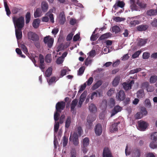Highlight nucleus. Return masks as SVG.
Listing matches in <instances>:
<instances>
[{"mask_svg": "<svg viewBox=\"0 0 157 157\" xmlns=\"http://www.w3.org/2000/svg\"><path fill=\"white\" fill-rule=\"evenodd\" d=\"M13 22L15 28L22 29L25 25L24 18L22 16L18 18L15 16L12 17Z\"/></svg>", "mask_w": 157, "mask_h": 157, "instance_id": "obj_1", "label": "nucleus"}, {"mask_svg": "<svg viewBox=\"0 0 157 157\" xmlns=\"http://www.w3.org/2000/svg\"><path fill=\"white\" fill-rule=\"evenodd\" d=\"M96 119V117L92 115H89L87 118L86 127L87 129H90L93 127V122Z\"/></svg>", "mask_w": 157, "mask_h": 157, "instance_id": "obj_2", "label": "nucleus"}, {"mask_svg": "<svg viewBox=\"0 0 157 157\" xmlns=\"http://www.w3.org/2000/svg\"><path fill=\"white\" fill-rule=\"evenodd\" d=\"M28 39L29 40H32L33 41L39 40V36L35 33L30 31L27 34Z\"/></svg>", "mask_w": 157, "mask_h": 157, "instance_id": "obj_3", "label": "nucleus"}, {"mask_svg": "<svg viewBox=\"0 0 157 157\" xmlns=\"http://www.w3.org/2000/svg\"><path fill=\"white\" fill-rule=\"evenodd\" d=\"M44 41L45 44H47L49 48H51L54 42V39L51 38L50 36H48L44 38Z\"/></svg>", "mask_w": 157, "mask_h": 157, "instance_id": "obj_4", "label": "nucleus"}, {"mask_svg": "<svg viewBox=\"0 0 157 157\" xmlns=\"http://www.w3.org/2000/svg\"><path fill=\"white\" fill-rule=\"evenodd\" d=\"M138 129L141 131H144L147 127L148 124L146 122L141 120L138 122Z\"/></svg>", "mask_w": 157, "mask_h": 157, "instance_id": "obj_5", "label": "nucleus"}, {"mask_svg": "<svg viewBox=\"0 0 157 157\" xmlns=\"http://www.w3.org/2000/svg\"><path fill=\"white\" fill-rule=\"evenodd\" d=\"M65 103L63 101H60L57 103L56 106V111L60 113L61 110H63L65 106Z\"/></svg>", "mask_w": 157, "mask_h": 157, "instance_id": "obj_6", "label": "nucleus"}, {"mask_svg": "<svg viewBox=\"0 0 157 157\" xmlns=\"http://www.w3.org/2000/svg\"><path fill=\"white\" fill-rule=\"evenodd\" d=\"M69 140L70 141L73 142V144L75 145H77L79 143L78 135L76 132H75L73 136L71 135Z\"/></svg>", "mask_w": 157, "mask_h": 157, "instance_id": "obj_7", "label": "nucleus"}, {"mask_svg": "<svg viewBox=\"0 0 157 157\" xmlns=\"http://www.w3.org/2000/svg\"><path fill=\"white\" fill-rule=\"evenodd\" d=\"M116 98L118 101H123L125 98V94L124 91L122 90H120L116 94Z\"/></svg>", "mask_w": 157, "mask_h": 157, "instance_id": "obj_8", "label": "nucleus"}, {"mask_svg": "<svg viewBox=\"0 0 157 157\" xmlns=\"http://www.w3.org/2000/svg\"><path fill=\"white\" fill-rule=\"evenodd\" d=\"M102 157H113L110 150L108 147H105L104 148Z\"/></svg>", "mask_w": 157, "mask_h": 157, "instance_id": "obj_9", "label": "nucleus"}, {"mask_svg": "<svg viewBox=\"0 0 157 157\" xmlns=\"http://www.w3.org/2000/svg\"><path fill=\"white\" fill-rule=\"evenodd\" d=\"M102 128L101 125L100 124H97L95 128V132L97 136H100L102 132Z\"/></svg>", "mask_w": 157, "mask_h": 157, "instance_id": "obj_10", "label": "nucleus"}, {"mask_svg": "<svg viewBox=\"0 0 157 157\" xmlns=\"http://www.w3.org/2000/svg\"><path fill=\"white\" fill-rule=\"evenodd\" d=\"M134 83V82L133 81H132L129 83H128L125 82H124L122 84L123 88L125 90H128L131 89L132 86V83Z\"/></svg>", "mask_w": 157, "mask_h": 157, "instance_id": "obj_11", "label": "nucleus"}, {"mask_svg": "<svg viewBox=\"0 0 157 157\" xmlns=\"http://www.w3.org/2000/svg\"><path fill=\"white\" fill-rule=\"evenodd\" d=\"M122 108L118 105L115 106L112 110L111 116H113L115 115L118 112L121 111Z\"/></svg>", "mask_w": 157, "mask_h": 157, "instance_id": "obj_12", "label": "nucleus"}, {"mask_svg": "<svg viewBox=\"0 0 157 157\" xmlns=\"http://www.w3.org/2000/svg\"><path fill=\"white\" fill-rule=\"evenodd\" d=\"M59 23L61 25H63L66 21V17L64 12L62 11L59 14Z\"/></svg>", "mask_w": 157, "mask_h": 157, "instance_id": "obj_13", "label": "nucleus"}, {"mask_svg": "<svg viewBox=\"0 0 157 157\" xmlns=\"http://www.w3.org/2000/svg\"><path fill=\"white\" fill-rule=\"evenodd\" d=\"M41 8L43 12H46L48 9V3L45 1H43L41 3Z\"/></svg>", "mask_w": 157, "mask_h": 157, "instance_id": "obj_14", "label": "nucleus"}, {"mask_svg": "<svg viewBox=\"0 0 157 157\" xmlns=\"http://www.w3.org/2000/svg\"><path fill=\"white\" fill-rule=\"evenodd\" d=\"M53 12V10L52 9H50L49 11L45 15L48 16L49 17L50 21L52 23L54 22V18L53 14L52 13Z\"/></svg>", "mask_w": 157, "mask_h": 157, "instance_id": "obj_15", "label": "nucleus"}, {"mask_svg": "<svg viewBox=\"0 0 157 157\" xmlns=\"http://www.w3.org/2000/svg\"><path fill=\"white\" fill-rule=\"evenodd\" d=\"M22 29L15 28V34L17 39L19 40L22 37V33L21 31Z\"/></svg>", "mask_w": 157, "mask_h": 157, "instance_id": "obj_16", "label": "nucleus"}, {"mask_svg": "<svg viewBox=\"0 0 157 157\" xmlns=\"http://www.w3.org/2000/svg\"><path fill=\"white\" fill-rule=\"evenodd\" d=\"M141 152L140 149L136 148L133 151L132 157H140Z\"/></svg>", "mask_w": 157, "mask_h": 157, "instance_id": "obj_17", "label": "nucleus"}, {"mask_svg": "<svg viewBox=\"0 0 157 157\" xmlns=\"http://www.w3.org/2000/svg\"><path fill=\"white\" fill-rule=\"evenodd\" d=\"M125 4L122 1H120L118 0L117 2L113 6L114 8L116 9L118 7H120L121 8H123Z\"/></svg>", "mask_w": 157, "mask_h": 157, "instance_id": "obj_18", "label": "nucleus"}, {"mask_svg": "<svg viewBox=\"0 0 157 157\" xmlns=\"http://www.w3.org/2000/svg\"><path fill=\"white\" fill-rule=\"evenodd\" d=\"M42 11L40 8H37L34 12V16L35 18H37L42 15Z\"/></svg>", "mask_w": 157, "mask_h": 157, "instance_id": "obj_19", "label": "nucleus"}, {"mask_svg": "<svg viewBox=\"0 0 157 157\" xmlns=\"http://www.w3.org/2000/svg\"><path fill=\"white\" fill-rule=\"evenodd\" d=\"M148 26L147 25H138L137 27V29L139 31H144L146 30L148 28Z\"/></svg>", "mask_w": 157, "mask_h": 157, "instance_id": "obj_20", "label": "nucleus"}, {"mask_svg": "<svg viewBox=\"0 0 157 157\" xmlns=\"http://www.w3.org/2000/svg\"><path fill=\"white\" fill-rule=\"evenodd\" d=\"M137 97L138 98H142L145 96V94L144 90H139L136 93Z\"/></svg>", "mask_w": 157, "mask_h": 157, "instance_id": "obj_21", "label": "nucleus"}, {"mask_svg": "<svg viewBox=\"0 0 157 157\" xmlns=\"http://www.w3.org/2000/svg\"><path fill=\"white\" fill-rule=\"evenodd\" d=\"M40 23V20L39 18L35 19L33 23V27L35 29L37 28Z\"/></svg>", "mask_w": 157, "mask_h": 157, "instance_id": "obj_22", "label": "nucleus"}, {"mask_svg": "<svg viewBox=\"0 0 157 157\" xmlns=\"http://www.w3.org/2000/svg\"><path fill=\"white\" fill-rule=\"evenodd\" d=\"M102 83V81L101 80H99L94 84L92 87V89L93 90H95L100 86Z\"/></svg>", "mask_w": 157, "mask_h": 157, "instance_id": "obj_23", "label": "nucleus"}, {"mask_svg": "<svg viewBox=\"0 0 157 157\" xmlns=\"http://www.w3.org/2000/svg\"><path fill=\"white\" fill-rule=\"evenodd\" d=\"M120 124V122H114V124H112V126L111 127V130L113 132L117 131L118 129V125Z\"/></svg>", "mask_w": 157, "mask_h": 157, "instance_id": "obj_24", "label": "nucleus"}, {"mask_svg": "<svg viewBox=\"0 0 157 157\" xmlns=\"http://www.w3.org/2000/svg\"><path fill=\"white\" fill-rule=\"evenodd\" d=\"M147 15L150 16L155 15L157 14V9L156 10L151 9L148 10L147 12Z\"/></svg>", "mask_w": 157, "mask_h": 157, "instance_id": "obj_25", "label": "nucleus"}, {"mask_svg": "<svg viewBox=\"0 0 157 157\" xmlns=\"http://www.w3.org/2000/svg\"><path fill=\"white\" fill-rule=\"evenodd\" d=\"M78 102V101L76 99H75L72 101L71 105V111L74 110Z\"/></svg>", "mask_w": 157, "mask_h": 157, "instance_id": "obj_26", "label": "nucleus"}, {"mask_svg": "<svg viewBox=\"0 0 157 157\" xmlns=\"http://www.w3.org/2000/svg\"><path fill=\"white\" fill-rule=\"evenodd\" d=\"M89 109L91 112L95 113L97 111V108L93 104H91L89 106Z\"/></svg>", "mask_w": 157, "mask_h": 157, "instance_id": "obj_27", "label": "nucleus"}, {"mask_svg": "<svg viewBox=\"0 0 157 157\" xmlns=\"http://www.w3.org/2000/svg\"><path fill=\"white\" fill-rule=\"evenodd\" d=\"M120 80V77L119 76H117L115 77L114 79L112 85L114 86H117Z\"/></svg>", "mask_w": 157, "mask_h": 157, "instance_id": "obj_28", "label": "nucleus"}, {"mask_svg": "<svg viewBox=\"0 0 157 157\" xmlns=\"http://www.w3.org/2000/svg\"><path fill=\"white\" fill-rule=\"evenodd\" d=\"M147 39H140L138 43V45L139 46H142L145 45L147 42Z\"/></svg>", "mask_w": 157, "mask_h": 157, "instance_id": "obj_29", "label": "nucleus"}, {"mask_svg": "<svg viewBox=\"0 0 157 157\" xmlns=\"http://www.w3.org/2000/svg\"><path fill=\"white\" fill-rule=\"evenodd\" d=\"M52 69L51 67H48L45 72V75L47 77H50L52 74Z\"/></svg>", "mask_w": 157, "mask_h": 157, "instance_id": "obj_30", "label": "nucleus"}, {"mask_svg": "<svg viewBox=\"0 0 157 157\" xmlns=\"http://www.w3.org/2000/svg\"><path fill=\"white\" fill-rule=\"evenodd\" d=\"M71 123V118L70 117H68L66 119L65 122V127L66 128H68L70 126Z\"/></svg>", "mask_w": 157, "mask_h": 157, "instance_id": "obj_31", "label": "nucleus"}, {"mask_svg": "<svg viewBox=\"0 0 157 157\" xmlns=\"http://www.w3.org/2000/svg\"><path fill=\"white\" fill-rule=\"evenodd\" d=\"M89 144V138L87 137L84 138L82 142L83 146L84 147H87Z\"/></svg>", "mask_w": 157, "mask_h": 157, "instance_id": "obj_32", "label": "nucleus"}, {"mask_svg": "<svg viewBox=\"0 0 157 157\" xmlns=\"http://www.w3.org/2000/svg\"><path fill=\"white\" fill-rule=\"evenodd\" d=\"M4 5L6 14L8 16H9L11 14V12L6 1L4 2Z\"/></svg>", "mask_w": 157, "mask_h": 157, "instance_id": "obj_33", "label": "nucleus"}, {"mask_svg": "<svg viewBox=\"0 0 157 157\" xmlns=\"http://www.w3.org/2000/svg\"><path fill=\"white\" fill-rule=\"evenodd\" d=\"M52 60L51 54H47L45 57V62L47 63H50Z\"/></svg>", "mask_w": 157, "mask_h": 157, "instance_id": "obj_34", "label": "nucleus"}, {"mask_svg": "<svg viewBox=\"0 0 157 157\" xmlns=\"http://www.w3.org/2000/svg\"><path fill=\"white\" fill-rule=\"evenodd\" d=\"M151 138L154 141L157 140V132H155L151 133Z\"/></svg>", "mask_w": 157, "mask_h": 157, "instance_id": "obj_35", "label": "nucleus"}, {"mask_svg": "<svg viewBox=\"0 0 157 157\" xmlns=\"http://www.w3.org/2000/svg\"><path fill=\"white\" fill-rule=\"evenodd\" d=\"M31 17V14L29 12H27L25 15L26 24H28L30 21Z\"/></svg>", "mask_w": 157, "mask_h": 157, "instance_id": "obj_36", "label": "nucleus"}, {"mask_svg": "<svg viewBox=\"0 0 157 157\" xmlns=\"http://www.w3.org/2000/svg\"><path fill=\"white\" fill-rule=\"evenodd\" d=\"M112 30L113 32L116 33H118L120 31V29L118 26L116 25L112 27Z\"/></svg>", "mask_w": 157, "mask_h": 157, "instance_id": "obj_37", "label": "nucleus"}, {"mask_svg": "<svg viewBox=\"0 0 157 157\" xmlns=\"http://www.w3.org/2000/svg\"><path fill=\"white\" fill-rule=\"evenodd\" d=\"M87 91H85L81 95L80 100L84 101L86 96Z\"/></svg>", "mask_w": 157, "mask_h": 157, "instance_id": "obj_38", "label": "nucleus"}, {"mask_svg": "<svg viewBox=\"0 0 157 157\" xmlns=\"http://www.w3.org/2000/svg\"><path fill=\"white\" fill-rule=\"evenodd\" d=\"M157 80V76L153 75L151 77L150 79V82L151 83H154Z\"/></svg>", "mask_w": 157, "mask_h": 157, "instance_id": "obj_39", "label": "nucleus"}, {"mask_svg": "<svg viewBox=\"0 0 157 157\" xmlns=\"http://www.w3.org/2000/svg\"><path fill=\"white\" fill-rule=\"evenodd\" d=\"M68 139L67 137L66 136H64L63 137V146L65 147L67 144L68 143Z\"/></svg>", "mask_w": 157, "mask_h": 157, "instance_id": "obj_40", "label": "nucleus"}, {"mask_svg": "<svg viewBox=\"0 0 157 157\" xmlns=\"http://www.w3.org/2000/svg\"><path fill=\"white\" fill-rule=\"evenodd\" d=\"M142 70L141 68H136L132 70H131L130 71V74H134L135 73H137Z\"/></svg>", "mask_w": 157, "mask_h": 157, "instance_id": "obj_41", "label": "nucleus"}, {"mask_svg": "<svg viewBox=\"0 0 157 157\" xmlns=\"http://www.w3.org/2000/svg\"><path fill=\"white\" fill-rule=\"evenodd\" d=\"M20 48L25 54H27L28 52V49L26 47L24 44H21L20 45Z\"/></svg>", "mask_w": 157, "mask_h": 157, "instance_id": "obj_42", "label": "nucleus"}, {"mask_svg": "<svg viewBox=\"0 0 157 157\" xmlns=\"http://www.w3.org/2000/svg\"><path fill=\"white\" fill-rule=\"evenodd\" d=\"M109 37V33H105L101 36L99 38V40H103L105 39L108 38Z\"/></svg>", "mask_w": 157, "mask_h": 157, "instance_id": "obj_43", "label": "nucleus"}, {"mask_svg": "<svg viewBox=\"0 0 157 157\" xmlns=\"http://www.w3.org/2000/svg\"><path fill=\"white\" fill-rule=\"evenodd\" d=\"M144 103L145 106L147 108H150L151 106V103L149 99H146Z\"/></svg>", "mask_w": 157, "mask_h": 157, "instance_id": "obj_44", "label": "nucleus"}, {"mask_svg": "<svg viewBox=\"0 0 157 157\" xmlns=\"http://www.w3.org/2000/svg\"><path fill=\"white\" fill-rule=\"evenodd\" d=\"M141 51H136V52L134 54H133L132 57L133 58L135 59L136 58H137L139 55L141 53Z\"/></svg>", "mask_w": 157, "mask_h": 157, "instance_id": "obj_45", "label": "nucleus"}, {"mask_svg": "<svg viewBox=\"0 0 157 157\" xmlns=\"http://www.w3.org/2000/svg\"><path fill=\"white\" fill-rule=\"evenodd\" d=\"M84 70L85 68L83 67H80L78 71V75H82L84 73Z\"/></svg>", "mask_w": 157, "mask_h": 157, "instance_id": "obj_46", "label": "nucleus"}, {"mask_svg": "<svg viewBox=\"0 0 157 157\" xmlns=\"http://www.w3.org/2000/svg\"><path fill=\"white\" fill-rule=\"evenodd\" d=\"M56 78L55 77H52L49 80H48V82L49 85H51L53 82L55 81Z\"/></svg>", "mask_w": 157, "mask_h": 157, "instance_id": "obj_47", "label": "nucleus"}, {"mask_svg": "<svg viewBox=\"0 0 157 157\" xmlns=\"http://www.w3.org/2000/svg\"><path fill=\"white\" fill-rule=\"evenodd\" d=\"M59 127V122H56L54 126V131L55 132H57Z\"/></svg>", "mask_w": 157, "mask_h": 157, "instance_id": "obj_48", "label": "nucleus"}, {"mask_svg": "<svg viewBox=\"0 0 157 157\" xmlns=\"http://www.w3.org/2000/svg\"><path fill=\"white\" fill-rule=\"evenodd\" d=\"M149 147L152 149H155L157 148V143H155L154 142H151L150 144Z\"/></svg>", "mask_w": 157, "mask_h": 157, "instance_id": "obj_49", "label": "nucleus"}, {"mask_svg": "<svg viewBox=\"0 0 157 157\" xmlns=\"http://www.w3.org/2000/svg\"><path fill=\"white\" fill-rule=\"evenodd\" d=\"M94 80L93 78L91 77L89 78L87 81L86 82V83H87V84L88 86H90L93 83Z\"/></svg>", "mask_w": 157, "mask_h": 157, "instance_id": "obj_50", "label": "nucleus"}, {"mask_svg": "<svg viewBox=\"0 0 157 157\" xmlns=\"http://www.w3.org/2000/svg\"><path fill=\"white\" fill-rule=\"evenodd\" d=\"M76 132H77V135H78V136H80L81 135V133L82 132V128L80 126L78 127Z\"/></svg>", "mask_w": 157, "mask_h": 157, "instance_id": "obj_51", "label": "nucleus"}, {"mask_svg": "<svg viewBox=\"0 0 157 157\" xmlns=\"http://www.w3.org/2000/svg\"><path fill=\"white\" fill-rule=\"evenodd\" d=\"M86 83H85L83 85L81 86V87L78 91V93H80L82 92L86 88Z\"/></svg>", "mask_w": 157, "mask_h": 157, "instance_id": "obj_52", "label": "nucleus"}, {"mask_svg": "<svg viewBox=\"0 0 157 157\" xmlns=\"http://www.w3.org/2000/svg\"><path fill=\"white\" fill-rule=\"evenodd\" d=\"M143 114L141 112H138L136 114L135 118L137 119H140L143 117Z\"/></svg>", "mask_w": 157, "mask_h": 157, "instance_id": "obj_53", "label": "nucleus"}, {"mask_svg": "<svg viewBox=\"0 0 157 157\" xmlns=\"http://www.w3.org/2000/svg\"><path fill=\"white\" fill-rule=\"evenodd\" d=\"M39 60L40 63H44V56L41 54H40L39 55Z\"/></svg>", "mask_w": 157, "mask_h": 157, "instance_id": "obj_54", "label": "nucleus"}, {"mask_svg": "<svg viewBox=\"0 0 157 157\" xmlns=\"http://www.w3.org/2000/svg\"><path fill=\"white\" fill-rule=\"evenodd\" d=\"M59 112L57 111L55 112L54 114V119L55 121H57L59 120V114L58 113Z\"/></svg>", "mask_w": 157, "mask_h": 157, "instance_id": "obj_55", "label": "nucleus"}, {"mask_svg": "<svg viewBox=\"0 0 157 157\" xmlns=\"http://www.w3.org/2000/svg\"><path fill=\"white\" fill-rule=\"evenodd\" d=\"M150 56V53L148 52H144L143 54V58L144 59H147Z\"/></svg>", "mask_w": 157, "mask_h": 157, "instance_id": "obj_56", "label": "nucleus"}, {"mask_svg": "<svg viewBox=\"0 0 157 157\" xmlns=\"http://www.w3.org/2000/svg\"><path fill=\"white\" fill-rule=\"evenodd\" d=\"M115 90L113 88L110 89L107 92V95L109 96H111L114 93Z\"/></svg>", "mask_w": 157, "mask_h": 157, "instance_id": "obj_57", "label": "nucleus"}, {"mask_svg": "<svg viewBox=\"0 0 157 157\" xmlns=\"http://www.w3.org/2000/svg\"><path fill=\"white\" fill-rule=\"evenodd\" d=\"M110 106L113 107L115 105V99L113 98H111L110 100Z\"/></svg>", "mask_w": 157, "mask_h": 157, "instance_id": "obj_58", "label": "nucleus"}, {"mask_svg": "<svg viewBox=\"0 0 157 157\" xmlns=\"http://www.w3.org/2000/svg\"><path fill=\"white\" fill-rule=\"evenodd\" d=\"M140 112L142 113L143 115H147V113L146 109L144 107H142L141 108Z\"/></svg>", "mask_w": 157, "mask_h": 157, "instance_id": "obj_59", "label": "nucleus"}, {"mask_svg": "<svg viewBox=\"0 0 157 157\" xmlns=\"http://www.w3.org/2000/svg\"><path fill=\"white\" fill-rule=\"evenodd\" d=\"M154 87L153 86L149 85L146 88L147 91L151 92L154 90Z\"/></svg>", "mask_w": 157, "mask_h": 157, "instance_id": "obj_60", "label": "nucleus"}, {"mask_svg": "<svg viewBox=\"0 0 157 157\" xmlns=\"http://www.w3.org/2000/svg\"><path fill=\"white\" fill-rule=\"evenodd\" d=\"M67 72V71L66 69H63L61 71V73L60 77L61 78L65 75Z\"/></svg>", "mask_w": 157, "mask_h": 157, "instance_id": "obj_61", "label": "nucleus"}, {"mask_svg": "<svg viewBox=\"0 0 157 157\" xmlns=\"http://www.w3.org/2000/svg\"><path fill=\"white\" fill-rule=\"evenodd\" d=\"M149 83L147 82H144L142 83L141 87L143 88H147L149 86Z\"/></svg>", "mask_w": 157, "mask_h": 157, "instance_id": "obj_62", "label": "nucleus"}, {"mask_svg": "<svg viewBox=\"0 0 157 157\" xmlns=\"http://www.w3.org/2000/svg\"><path fill=\"white\" fill-rule=\"evenodd\" d=\"M74 35V34L72 33H71L68 35L67 37V41L71 40L72 38V37Z\"/></svg>", "mask_w": 157, "mask_h": 157, "instance_id": "obj_63", "label": "nucleus"}, {"mask_svg": "<svg viewBox=\"0 0 157 157\" xmlns=\"http://www.w3.org/2000/svg\"><path fill=\"white\" fill-rule=\"evenodd\" d=\"M151 25L153 26L157 27V19H154L153 21L151 23Z\"/></svg>", "mask_w": 157, "mask_h": 157, "instance_id": "obj_64", "label": "nucleus"}]
</instances>
